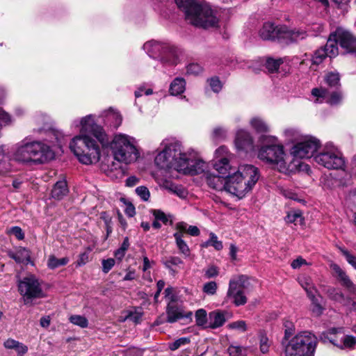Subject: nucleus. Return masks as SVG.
Returning a JSON list of instances; mask_svg holds the SVG:
<instances>
[{
    "instance_id": "a18cd8bd",
    "label": "nucleus",
    "mask_w": 356,
    "mask_h": 356,
    "mask_svg": "<svg viewBox=\"0 0 356 356\" xmlns=\"http://www.w3.org/2000/svg\"><path fill=\"white\" fill-rule=\"evenodd\" d=\"M324 186L330 189L338 188V184L337 182V177L335 174H330L325 179Z\"/></svg>"
},
{
    "instance_id": "6e6d98bb",
    "label": "nucleus",
    "mask_w": 356,
    "mask_h": 356,
    "mask_svg": "<svg viewBox=\"0 0 356 356\" xmlns=\"http://www.w3.org/2000/svg\"><path fill=\"white\" fill-rule=\"evenodd\" d=\"M260 350L262 353H266L269 350L268 339L265 335L260 337Z\"/></svg>"
},
{
    "instance_id": "bb28decb",
    "label": "nucleus",
    "mask_w": 356,
    "mask_h": 356,
    "mask_svg": "<svg viewBox=\"0 0 356 356\" xmlns=\"http://www.w3.org/2000/svg\"><path fill=\"white\" fill-rule=\"evenodd\" d=\"M332 269L334 270L335 274L338 276L342 284L349 289H354V285L349 279L348 276L346 273L338 266L337 264L331 265Z\"/></svg>"
},
{
    "instance_id": "c756f323",
    "label": "nucleus",
    "mask_w": 356,
    "mask_h": 356,
    "mask_svg": "<svg viewBox=\"0 0 356 356\" xmlns=\"http://www.w3.org/2000/svg\"><path fill=\"white\" fill-rule=\"evenodd\" d=\"M250 125L257 133L266 134L270 129L267 123L259 117H254L250 120Z\"/></svg>"
},
{
    "instance_id": "338daca9",
    "label": "nucleus",
    "mask_w": 356,
    "mask_h": 356,
    "mask_svg": "<svg viewBox=\"0 0 356 356\" xmlns=\"http://www.w3.org/2000/svg\"><path fill=\"white\" fill-rule=\"evenodd\" d=\"M88 261V254L87 252L81 253L77 260V265L81 266L86 264Z\"/></svg>"
},
{
    "instance_id": "052dcab7",
    "label": "nucleus",
    "mask_w": 356,
    "mask_h": 356,
    "mask_svg": "<svg viewBox=\"0 0 356 356\" xmlns=\"http://www.w3.org/2000/svg\"><path fill=\"white\" fill-rule=\"evenodd\" d=\"M343 254L345 256L347 261L356 269V257L350 254L346 250H341Z\"/></svg>"
},
{
    "instance_id": "2f4dec72",
    "label": "nucleus",
    "mask_w": 356,
    "mask_h": 356,
    "mask_svg": "<svg viewBox=\"0 0 356 356\" xmlns=\"http://www.w3.org/2000/svg\"><path fill=\"white\" fill-rule=\"evenodd\" d=\"M185 81L181 78H176L170 86V92L172 95H177L184 92L185 90Z\"/></svg>"
},
{
    "instance_id": "473e14b6",
    "label": "nucleus",
    "mask_w": 356,
    "mask_h": 356,
    "mask_svg": "<svg viewBox=\"0 0 356 356\" xmlns=\"http://www.w3.org/2000/svg\"><path fill=\"white\" fill-rule=\"evenodd\" d=\"M68 262L69 259L67 257L58 259L54 255H50L48 259L47 266L50 269H55L60 266H65Z\"/></svg>"
},
{
    "instance_id": "3c124183",
    "label": "nucleus",
    "mask_w": 356,
    "mask_h": 356,
    "mask_svg": "<svg viewBox=\"0 0 356 356\" xmlns=\"http://www.w3.org/2000/svg\"><path fill=\"white\" fill-rule=\"evenodd\" d=\"M356 344V338L353 336L347 335L343 339V345H339L341 348H352Z\"/></svg>"
},
{
    "instance_id": "9d476101",
    "label": "nucleus",
    "mask_w": 356,
    "mask_h": 356,
    "mask_svg": "<svg viewBox=\"0 0 356 356\" xmlns=\"http://www.w3.org/2000/svg\"><path fill=\"white\" fill-rule=\"evenodd\" d=\"M17 286L25 305L32 304L34 300L45 297L38 280L33 275L19 280Z\"/></svg>"
},
{
    "instance_id": "393cba45",
    "label": "nucleus",
    "mask_w": 356,
    "mask_h": 356,
    "mask_svg": "<svg viewBox=\"0 0 356 356\" xmlns=\"http://www.w3.org/2000/svg\"><path fill=\"white\" fill-rule=\"evenodd\" d=\"M340 172L335 173L338 188L345 189L353 184L352 175L349 172L341 169Z\"/></svg>"
},
{
    "instance_id": "09e8293b",
    "label": "nucleus",
    "mask_w": 356,
    "mask_h": 356,
    "mask_svg": "<svg viewBox=\"0 0 356 356\" xmlns=\"http://www.w3.org/2000/svg\"><path fill=\"white\" fill-rule=\"evenodd\" d=\"M190 343V339L187 337L179 338L171 344H170L169 348L171 350H175L178 349L180 346L188 344Z\"/></svg>"
},
{
    "instance_id": "0eeeda50",
    "label": "nucleus",
    "mask_w": 356,
    "mask_h": 356,
    "mask_svg": "<svg viewBox=\"0 0 356 356\" xmlns=\"http://www.w3.org/2000/svg\"><path fill=\"white\" fill-rule=\"evenodd\" d=\"M259 140L262 145L259 150L258 158L268 164L276 165L280 172L286 171L284 147L278 144L277 138L262 134Z\"/></svg>"
},
{
    "instance_id": "f3484780",
    "label": "nucleus",
    "mask_w": 356,
    "mask_h": 356,
    "mask_svg": "<svg viewBox=\"0 0 356 356\" xmlns=\"http://www.w3.org/2000/svg\"><path fill=\"white\" fill-rule=\"evenodd\" d=\"M166 315V321L170 323H173L183 318L186 319L190 323L192 321L193 313L191 312H185L181 307L169 304L167 307Z\"/></svg>"
},
{
    "instance_id": "72a5a7b5",
    "label": "nucleus",
    "mask_w": 356,
    "mask_h": 356,
    "mask_svg": "<svg viewBox=\"0 0 356 356\" xmlns=\"http://www.w3.org/2000/svg\"><path fill=\"white\" fill-rule=\"evenodd\" d=\"M299 282L302 287L305 290L307 296L313 297V293H317V289L312 283L311 279L308 277L300 278Z\"/></svg>"
},
{
    "instance_id": "e433bc0d",
    "label": "nucleus",
    "mask_w": 356,
    "mask_h": 356,
    "mask_svg": "<svg viewBox=\"0 0 356 356\" xmlns=\"http://www.w3.org/2000/svg\"><path fill=\"white\" fill-rule=\"evenodd\" d=\"M195 322L198 326H204L207 323V314L206 310L200 309L195 312Z\"/></svg>"
},
{
    "instance_id": "6ab92c4d",
    "label": "nucleus",
    "mask_w": 356,
    "mask_h": 356,
    "mask_svg": "<svg viewBox=\"0 0 356 356\" xmlns=\"http://www.w3.org/2000/svg\"><path fill=\"white\" fill-rule=\"evenodd\" d=\"M227 312L223 311H213L209 314V327L216 329L224 325L227 319L225 314Z\"/></svg>"
},
{
    "instance_id": "f8f14e48",
    "label": "nucleus",
    "mask_w": 356,
    "mask_h": 356,
    "mask_svg": "<svg viewBox=\"0 0 356 356\" xmlns=\"http://www.w3.org/2000/svg\"><path fill=\"white\" fill-rule=\"evenodd\" d=\"M315 161L327 169H343L346 161L341 152L334 147L326 146L314 156Z\"/></svg>"
},
{
    "instance_id": "c9c22d12",
    "label": "nucleus",
    "mask_w": 356,
    "mask_h": 356,
    "mask_svg": "<svg viewBox=\"0 0 356 356\" xmlns=\"http://www.w3.org/2000/svg\"><path fill=\"white\" fill-rule=\"evenodd\" d=\"M326 293L327 294L328 297L337 302H342L343 300V293L339 291L338 289H336L333 287H329L326 290Z\"/></svg>"
},
{
    "instance_id": "a211bd4d",
    "label": "nucleus",
    "mask_w": 356,
    "mask_h": 356,
    "mask_svg": "<svg viewBox=\"0 0 356 356\" xmlns=\"http://www.w3.org/2000/svg\"><path fill=\"white\" fill-rule=\"evenodd\" d=\"M235 144L238 149L248 151L253 147V140L248 131L239 130L236 133Z\"/></svg>"
},
{
    "instance_id": "7c9ffc66",
    "label": "nucleus",
    "mask_w": 356,
    "mask_h": 356,
    "mask_svg": "<svg viewBox=\"0 0 356 356\" xmlns=\"http://www.w3.org/2000/svg\"><path fill=\"white\" fill-rule=\"evenodd\" d=\"M200 246L203 248L212 246L216 250H221L223 248L222 242L218 240V236L213 232L209 233V238L207 241L202 243Z\"/></svg>"
},
{
    "instance_id": "4468645a",
    "label": "nucleus",
    "mask_w": 356,
    "mask_h": 356,
    "mask_svg": "<svg viewBox=\"0 0 356 356\" xmlns=\"http://www.w3.org/2000/svg\"><path fill=\"white\" fill-rule=\"evenodd\" d=\"M333 91L323 87L314 88L312 95L316 97L315 103H322L324 100L330 105H337L343 99V94L340 88L333 89Z\"/></svg>"
},
{
    "instance_id": "4d7b16f0",
    "label": "nucleus",
    "mask_w": 356,
    "mask_h": 356,
    "mask_svg": "<svg viewBox=\"0 0 356 356\" xmlns=\"http://www.w3.org/2000/svg\"><path fill=\"white\" fill-rule=\"evenodd\" d=\"M152 213L156 220L161 221L164 224L168 221L166 215L161 210L154 209L152 211Z\"/></svg>"
},
{
    "instance_id": "f03ea898",
    "label": "nucleus",
    "mask_w": 356,
    "mask_h": 356,
    "mask_svg": "<svg viewBox=\"0 0 356 356\" xmlns=\"http://www.w3.org/2000/svg\"><path fill=\"white\" fill-rule=\"evenodd\" d=\"M80 126V134L72 140L70 148L81 163L86 165L97 163L100 159V149L90 135L93 136L103 147L109 143L108 136L104 128L95 122L92 115L83 118Z\"/></svg>"
},
{
    "instance_id": "a878e982",
    "label": "nucleus",
    "mask_w": 356,
    "mask_h": 356,
    "mask_svg": "<svg viewBox=\"0 0 356 356\" xmlns=\"http://www.w3.org/2000/svg\"><path fill=\"white\" fill-rule=\"evenodd\" d=\"M173 236L179 253L186 257H189L191 254V250L186 241L183 239V234L181 232H175L174 233Z\"/></svg>"
},
{
    "instance_id": "49530a36",
    "label": "nucleus",
    "mask_w": 356,
    "mask_h": 356,
    "mask_svg": "<svg viewBox=\"0 0 356 356\" xmlns=\"http://www.w3.org/2000/svg\"><path fill=\"white\" fill-rule=\"evenodd\" d=\"M229 356H244L246 350L241 346H230L227 350Z\"/></svg>"
},
{
    "instance_id": "5fc2aeb1",
    "label": "nucleus",
    "mask_w": 356,
    "mask_h": 356,
    "mask_svg": "<svg viewBox=\"0 0 356 356\" xmlns=\"http://www.w3.org/2000/svg\"><path fill=\"white\" fill-rule=\"evenodd\" d=\"M8 232L11 235L15 236L18 240H22L24 238V234L19 227H13Z\"/></svg>"
},
{
    "instance_id": "0e129e2a",
    "label": "nucleus",
    "mask_w": 356,
    "mask_h": 356,
    "mask_svg": "<svg viewBox=\"0 0 356 356\" xmlns=\"http://www.w3.org/2000/svg\"><path fill=\"white\" fill-rule=\"evenodd\" d=\"M218 275V270L216 267L211 266L205 272V276L207 278H211Z\"/></svg>"
},
{
    "instance_id": "5701e85b",
    "label": "nucleus",
    "mask_w": 356,
    "mask_h": 356,
    "mask_svg": "<svg viewBox=\"0 0 356 356\" xmlns=\"http://www.w3.org/2000/svg\"><path fill=\"white\" fill-rule=\"evenodd\" d=\"M69 190L65 180L57 181L51 191V197L54 199L61 200L68 193Z\"/></svg>"
},
{
    "instance_id": "79ce46f5",
    "label": "nucleus",
    "mask_w": 356,
    "mask_h": 356,
    "mask_svg": "<svg viewBox=\"0 0 356 356\" xmlns=\"http://www.w3.org/2000/svg\"><path fill=\"white\" fill-rule=\"evenodd\" d=\"M227 136V129L222 127H217L213 129L212 138L214 140H223Z\"/></svg>"
},
{
    "instance_id": "a19ab883",
    "label": "nucleus",
    "mask_w": 356,
    "mask_h": 356,
    "mask_svg": "<svg viewBox=\"0 0 356 356\" xmlns=\"http://www.w3.org/2000/svg\"><path fill=\"white\" fill-rule=\"evenodd\" d=\"M218 285L216 282L211 281L204 284L202 291L209 296H213L216 293Z\"/></svg>"
},
{
    "instance_id": "20e7f679",
    "label": "nucleus",
    "mask_w": 356,
    "mask_h": 356,
    "mask_svg": "<svg viewBox=\"0 0 356 356\" xmlns=\"http://www.w3.org/2000/svg\"><path fill=\"white\" fill-rule=\"evenodd\" d=\"M283 325L285 330L282 345L285 356H314L318 344V339L314 334L309 331H302L289 339L293 334L295 326L289 320H285Z\"/></svg>"
},
{
    "instance_id": "f704fd0d",
    "label": "nucleus",
    "mask_w": 356,
    "mask_h": 356,
    "mask_svg": "<svg viewBox=\"0 0 356 356\" xmlns=\"http://www.w3.org/2000/svg\"><path fill=\"white\" fill-rule=\"evenodd\" d=\"M283 63L282 59L268 58L266 62V67L268 72L273 73L277 71L280 65Z\"/></svg>"
},
{
    "instance_id": "cd10ccee",
    "label": "nucleus",
    "mask_w": 356,
    "mask_h": 356,
    "mask_svg": "<svg viewBox=\"0 0 356 356\" xmlns=\"http://www.w3.org/2000/svg\"><path fill=\"white\" fill-rule=\"evenodd\" d=\"M337 44H339L338 39H336L335 37H332V33L330 35L325 46L323 47L329 57H335L338 55L339 51Z\"/></svg>"
},
{
    "instance_id": "bf43d9fd",
    "label": "nucleus",
    "mask_w": 356,
    "mask_h": 356,
    "mask_svg": "<svg viewBox=\"0 0 356 356\" xmlns=\"http://www.w3.org/2000/svg\"><path fill=\"white\" fill-rule=\"evenodd\" d=\"M11 122V118L10 115L4 112L0 108V125H6Z\"/></svg>"
},
{
    "instance_id": "13d9d810",
    "label": "nucleus",
    "mask_w": 356,
    "mask_h": 356,
    "mask_svg": "<svg viewBox=\"0 0 356 356\" xmlns=\"http://www.w3.org/2000/svg\"><path fill=\"white\" fill-rule=\"evenodd\" d=\"M202 71V67L197 63H192L187 66V73L198 74Z\"/></svg>"
},
{
    "instance_id": "dca6fc26",
    "label": "nucleus",
    "mask_w": 356,
    "mask_h": 356,
    "mask_svg": "<svg viewBox=\"0 0 356 356\" xmlns=\"http://www.w3.org/2000/svg\"><path fill=\"white\" fill-rule=\"evenodd\" d=\"M284 26H275L271 22H266L259 31V36L264 40L283 39Z\"/></svg>"
},
{
    "instance_id": "58836bf2",
    "label": "nucleus",
    "mask_w": 356,
    "mask_h": 356,
    "mask_svg": "<svg viewBox=\"0 0 356 356\" xmlns=\"http://www.w3.org/2000/svg\"><path fill=\"white\" fill-rule=\"evenodd\" d=\"M327 56H328V55L324 48H320L314 52L312 57V62L314 64L318 65L321 63Z\"/></svg>"
},
{
    "instance_id": "e2e57ef3",
    "label": "nucleus",
    "mask_w": 356,
    "mask_h": 356,
    "mask_svg": "<svg viewBox=\"0 0 356 356\" xmlns=\"http://www.w3.org/2000/svg\"><path fill=\"white\" fill-rule=\"evenodd\" d=\"M18 342V341L13 339H8L4 341L3 346L7 349H15Z\"/></svg>"
},
{
    "instance_id": "ddd939ff",
    "label": "nucleus",
    "mask_w": 356,
    "mask_h": 356,
    "mask_svg": "<svg viewBox=\"0 0 356 356\" xmlns=\"http://www.w3.org/2000/svg\"><path fill=\"white\" fill-rule=\"evenodd\" d=\"M320 145V141L317 138L312 136L305 137L293 146L292 153L297 158L309 159L314 156Z\"/></svg>"
},
{
    "instance_id": "2eb2a0df",
    "label": "nucleus",
    "mask_w": 356,
    "mask_h": 356,
    "mask_svg": "<svg viewBox=\"0 0 356 356\" xmlns=\"http://www.w3.org/2000/svg\"><path fill=\"white\" fill-rule=\"evenodd\" d=\"M332 37L338 39L339 44L344 50L345 53L356 52V37L350 31L343 28H337L332 33Z\"/></svg>"
},
{
    "instance_id": "7ed1b4c3",
    "label": "nucleus",
    "mask_w": 356,
    "mask_h": 356,
    "mask_svg": "<svg viewBox=\"0 0 356 356\" xmlns=\"http://www.w3.org/2000/svg\"><path fill=\"white\" fill-rule=\"evenodd\" d=\"M156 166L163 170H175L184 174L197 175L202 172L205 163L200 159H192L184 152L179 142L166 145L155 157Z\"/></svg>"
},
{
    "instance_id": "1a4fd4ad",
    "label": "nucleus",
    "mask_w": 356,
    "mask_h": 356,
    "mask_svg": "<svg viewBox=\"0 0 356 356\" xmlns=\"http://www.w3.org/2000/svg\"><path fill=\"white\" fill-rule=\"evenodd\" d=\"M144 50L154 58H159L162 62L175 65L178 58V50L168 44L152 40L144 44Z\"/></svg>"
},
{
    "instance_id": "37998d69",
    "label": "nucleus",
    "mask_w": 356,
    "mask_h": 356,
    "mask_svg": "<svg viewBox=\"0 0 356 356\" xmlns=\"http://www.w3.org/2000/svg\"><path fill=\"white\" fill-rule=\"evenodd\" d=\"M337 333V329L332 328L331 330H329L327 332H323L320 335V339L321 341H323L324 343L327 341H329L330 343H333L335 346H339L337 343L334 342V339L331 337L332 334H335Z\"/></svg>"
},
{
    "instance_id": "c85d7f7f",
    "label": "nucleus",
    "mask_w": 356,
    "mask_h": 356,
    "mask_svg": "<svg viewBox=\"0 0 356 356\" xmlns=\"http://www.w3.org/2000/svg\"><path fill=\"white\" fill-rule=\"evenodd\" d=\"M184 261L181 258L177 256H170L167 257L165 260L163 261V264L164 266L168 268L170 271V273L172 275H175L177 271L174 269V266H179L182 265Z\"/></svg>"
},
{
    "instance_id": "8fccbe9b",
    "label": "nucleus",
    "mask_w": 356,
    "mask_h": 356,
    "mask_svg": "<svg viewBox=\"0 0 356 356\" xmlns=\"http://www.w3.org/2000/svg\"><path fill=\"white\" fill-rule=\"evenodd\" d=\"M115 259L109 258L107 259H103L102 261V271L104 273H108L115 265Z\"/></svg>"
},
{
    "instance_id": "c03bdc74",
    "label": "nucleus",
    "mask_w": 356,
    "mask_h": 356,
    "mask_svg": "<svg viewBox=\"0 0 356 356\" xmlns=\"http://www.w3.org/2000/svg\"><path fill=\"white\" fill-rule=\"evenodd\" d=\"M227 327L231 330H237L242 332L247 330V325L245 321L232 322L227 325Z\"/></svg>"
},
{
    "instance_id": "774afa93",
    "label": "nucleus",
    "mask_w": 356,
    "mask_h": 356,
    "mask_svg": "<svg viewBox=\"0 0 356 356\" xmlns=\"http://www.w3.org/2000/svg\"><path fill=\"white\" fill-rule=\"evenodd\" d=\"M187 233L193 236H197L200 234V231L197 226L189 225L187 229Z\"/></svg>"
},
{
    "instance_id": "ea45409f",
    "label": "nucleus",
    "mask_w": 356,
    "mask_h": 356,
    "mask_svg": "<svg viewBox=\"0 0 356 356\" xmlns=\"http://www.w3.org/2000/svg\"><path fill=\"white\" fill-rule=\"evenodd\" d=\"M302 213L299 211H295L289 212L285 218V220L287 223H298V222H301Z\"/></svg>"
},
{
    "instance_id": "9b49d317",
    "label": "nucleus",
    "mask_w": 356,
    "mask_h": 356,
    "mask_svg": "<svg viewBox=\"0 0 356 356\" xmlns=\"http://www.w3.org/2000/svg\"><path fill=\"white\" fill-rule=\"evenodd\" d=\"M250 285L247 276L241 275L234 277L229 280L227 298L231 299L236 306L244 305L248 298L245 296Z\"/></svg>"
},
{
    "instance_id": "864d4df0",
    "label": "nucleus",
    "mask_w": 356,
    "mask_h": 356,
    "mask_svg": "<svg viewBox=\"0 0 356 356\" xmlns=\"http://www.w3.org/2000/svg\"><path fill=\"white\" fill-rule=\"evenodd\" d=\"M209 85L215 92H218L222 88V83L218 78L213 77L209 80Z\"/></svg>"
},
{
    "instance_id": "4c0bfd02",
    "label": "nucleus",
    "mask_w": 356,
    "mask_h": 356,
    "mask_svg": "<svg viewBox=\"0 0 356 356\" xmlns=\"http://www.w3.org/2000/svg\"><path fill=\"white\" fill-rule=\"evenodd\" d=\"M70 321L74 325H78L81 327L85 328L88 327V319L80 315H72L69 318Z\"/></svg>"
},
{
    "instance_id": "603ef678",
    "label": "nucleus",
    "mask_w": 356,
    "mask_h": 356,
    "mask_svg": "<svg viewBox=\"0 0 356 356\" xmlns=\"http://www.w3.org/2000/svg\"><path fill=\"white\" fill-rule=\"evenodd\" d=\"M344 197L347 202L356 206V189H351L347 193L344 192Z\"/></svg>"
},
{
    "instance_id": "b1692460",
    "label": "nucleus",
    "mask_w": 356,
    "mask_h": 356,
    "mask_svg": "<svg viewBox=\"0 0 356 356\" xmlns=\"http://www.w3.org/2000/svg\"><path fill=\"white\" fill-rule=\"evenodd\" d=\"M324 81L328 89H338L341 87L340 75L337 72H329L324 76Z\"/></svg>"
},
{
    "instance_id": "39448f33",
    "label": "nucleus",
    "mask_w": 356,
    "mask_h": 356,
    "mask_svg": "<svg viewBox=\"0 0 356 356\" xmlns=\"http://www.w3.org/2000/svg\"><path fill=\"white\" fill-rule=\"evenodd\" d=\"M175 2L184 10L186 19L193 25L204 29L218 26V18L209 6L200 5L195 0H175Z\"/></svg>"
},
{
    "instance_id": "680f3d73",
    "label": "nucleus",
    "mask_w": 356,
    "mask_h": 356,
    "mask_svg": "<svg viewBox=\"0 0 356 356\" xmlns=\"http://www.w3.org/2000/svg\"><path fill=\"white\" fill-rule=\"evenodd\" d=\"M15 350L19 356H22L27 353L28 347L19 341Z\"/></svg>"
},
{
    "instance_id": "412c9836",
    "label": "nucleus",
    "mask_w": 356,
    "mask_h": 356,
    "mask_svg": "<svg viewBox=\"0 0 356 356\" xmlns=\"http://www.w3.org/2000/svg\"><path fill=\"white\" fill-rule=\"evenodd\" d=\"M284 31L283 39H288L291 42H298L307 37V31L303 29L289 30L288 28L284 26Z\"/></svg>"
},
{
    "instance_id": "de8ad7c7",
    "label": "nucleus",
    "mask_w": 356,
    "mask_h": 356,
    "mask_svg": "<svg viewBox=\"0 0 356 356\" xmlns=\"http://www.w3.org/2000/svg\"><path fill=\"white\" fill-rule=\"evenodd\" d=\"M136 193L143 201H147L150 196L148 188L143 186L137 187Z\"/></svg>"
},
{
    "instance_id": "4be33fe9",
    "label": "nucleus",
    "mask_w": 356,
    "mask_h": 356,
    "mask_svg": "<svg viewBox=\"0 0 356 356\" xmlns=\"http://www.w3.org/2000/svg\"><path fill=\"white\" fill-rule=\"evenodd\" d=\"M105 124L117 129L120 126L122 121V115L113 110H108L105 111Z\"/></svg>"
},
{
    "instance_id": "423d86ee",
    "label": "nucleus",
    "mask_w": 356,
    "mask_h": 356,
    "mask_svg": "<svg viewBox=\"0 0 356 356\" xmlns=\"http://www.w3.org/2000/svg\"><path fill=\"white\" fill-rule=\"evenodd\" d=\"M51 147L41 142L22 143L13 154L15 161L23 163H43L54 158Z\"/></svg>"
},
{
    "instance_id": "aec40b11",
    "label": "nucleus",
    "mask_w": 356,
    "mask_h": 356,
    "mask_svg": "<svg viewBox=\"0 0 356 356\" xmlns=\"http://www.w3.org/2000/svg\"><path fill=\"white\" fill-rule=\"evenodd\" d=\"M8 255L19 264H28L31 260L30 252L25 248L20 247L15 252L9 251Z\"/></svg>"
},
{
    "instance_id": "f257e3e1",
    "label": "nucleus",
    "mask_w": 356,
    "mask_h": 356,
    "mask_svg": "<svg viewBox=\"0 0 356 356\" xmlns=\"http://www.w3.org/2000/svg\"><path fill=\"white\" fill-rule=\"evenodd\" d=\"M216 158L218 161L213 167L218 175H207L208 186L217 191L225 190L239 199L243 198L258 181L260 176L258 168L252 165H242L236 172L231 174L228 149L225 146L216 150Z\"/></svg>"
},
{
    "instance_id": "69168bd1",
    "label": "nucleus",
    "mask_w": 356,
    "mask_h": 356,
    "mask_svg": "<svg viewBox=\"0 0 356 356\" xmlns=\"http://www.w3.org/2000/svg\"><path fill=\"white\" fill-rule=\"evenodd\" d=\"M303 264H306L305 259H302V257H298L292 261L291 267L293 269H296V268H300Z\"/></svg>"
},
{
    "instance_id": "6e6552de",
    "label": "nucleus",
    "mask_w": 356,
    "mask_h": 356,
    "mask_svg": "<svg viewBox=\"0 0 356 356\" xmlns=\"http://www.w3.org/2000/svg\"><path fill=\"white\" fill-rule=\"evenodd\" d=\"M106 147H110L113 154V159L126 164L136 161L138 152L135 145L130 141V137L126 134L115 135Z\"/></svg>"
}]
</instances>
